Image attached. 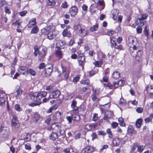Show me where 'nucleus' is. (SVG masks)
<instances>
[{
	"mask_svg": "<svg viewBox=\"0 0 153 153\" xmlns=\"http://www.w3.org/2000/svg\"><path fill=\"white\" fill-rule=\"evenodd\" d=\"M97 126L96 124H88L86 125L85 126V128L88 131L91 130L93 128H95Z\"/></svg>",
	"mask_w": 153,
	"mask_h": 153,
	"instance_id": "4468645a",
	"label": "nucleus"
},
{
	"mask_svg": "<svg viewBox=\"0 0 153 153\" xmlns=\"http://www.w3.org/2000/svg\"><path fill=\"white\" fill-rule=\"evenodd\" d=\"M39 59L41 61H42L46 55L47 49L44 46H41L39 48Z\"/></svg>",
	"mask_w": 153,
	"mask_h": 153,
	"instance_id": "39448f33",
	"label": "nucleus"
},
{
	"mask_svg": "<svg viewBox=\"0 0 153 153\" xmlns=\"http://www.w3.org/2000/svg\"><path fill=\"white\" fill-rule=\"evenodd\" d=\"M125 83V81L124 80H121L118 82L117 85H122Z\"/></svg>",
	"mask_w": 153,
	"mask_h": 153,
	"instance_id": "4d7b16f0",
	"label": "nucleus"
},
{
	"mask_svg": "<svg viewBox=\"0 0 153 153\" xmlns=\"http://www.w3.org/2000/svg\"><path fill=\"white\" fill-rule=\"evenodd\" d=\"M60 93L58 90L53 91L49 96L50 98H56L59 97Z\"/></svg>",
	"mask_w": 153,
	"mask_h": 153,
	"instance_id": "9d476101",
	"label": "nucleus"
},
{
	"mask_svg": "<svg viewBox=\"0 0 153 153\" xmlns=\"http://www.w3.org/2000/svg\"><path fill=\"white\" fill-rule=\"evenodd\" d=\"M68 30L66 29H65L62 33V35L64 36H68Z\"/></svg>",
	"mask_w": 153,
	"mask_h": 153,
	"instance_id": "de8ad7c7",
	"label": "nucleus"
},
{
	"mask_svg": "<svg viewBox=\"0 0 153 153\" xmlns=\"http://www.w3.org/2000/svg\"><path fill=\"white\" fill-rule=\"evenodd\" d=\"M65 44L64 41L59 40L56 43V46L58 48H62V47Z\"/></svg>",
	"mask_w": 153,
	"mask_h": 153,
	"instance_id": "2eb2a0df",
	"label": "nucleus"
},
{
	"mask_svg": "<svg viewBox=\"0 0 153 153\" xmlns=\"http://www.w3.org/2000/svg\"><path fill=\"white\" fill-rule=\"evenodd\" d=\"M106 85V89H112L113 86V85H112L111 83H108Z\"/></svg>",
	"mask_w": 153,
	"mask_h": 153,
	"instance_id": "6e6d98bb",
	"label": "nucleus"
},
{
	"mask_svg": "<svg viewBox=\"0 0 153 153\" xmlns=\"http://www.w3.org/2000/svg\"><path fill=\"white\" fill-rule=\"evenodd\" d=\"M111 47H113L115 49H117L119 51L123 49L122 46L120 43L117 44L116 41L114 39L112 38L111 39Z\"/></svg>",
	"mask_w": 153,
	"mask_h": 153,
	"instance_id": "0eeeda50",
	"label": "nucleus"
},
{
	"mask_svg": "<svg viewBox=\"0 0 153 153\" xmlns=\"http://www.w3.org/2000/svg\"><path fill=\"white\" fill-rule=\"evenodd\" d=\"M149 117L147 118H146L145 119V121L146 123H149V122H150L152 121V119Z\"/></svg>",
	"mask_w": 153,
	"mask_h": 153,
	"instance_id": "680f3d73",
	"label": "nucleus"
},
{
	"mask_svg": "<svg viewBox=\"0 0 153 153\" xmlns=\"http://www.w3.org/2000/svg\"><path fill=\"white\" fill-rule=\"evenodd\" d=\"M11 124L12 126L15 128H18L19 126V124L18 119L16 117H13L12 120Z\"/></svg>",
	"mask_w": 153,
	"mask_h": 153,
	"instance_id": "1a4fd4ad",
	"label": "nucleus"
},
{
	"mask_svg": "<svg viewBox=\"0 0 153 153\" xmlns=\"http://www.w3.org/2000/svg\"><path fill=\"white\" fill-rule=\"evenodd\" d=\"M16 92L18 95H21L22 93V91L20 88H18L16 90Z\"/></svg>",
	"mask_w": 153,
	"mask_h": 153,
	"instance_id": "338daca9",
	"label": "nucleus"
},
{
	"mask_svg": "<svg viewBox=\"0 0 153 153\" xmlns=\"http://www.w3.org/2000/svg\"><path fill=\"white\" fill-rule=\"evenodd\" d=\"M80 83L82 84H83L85 85H86L88 86L89 85L90 81L89 80L87 79L85 80H82L80 82Z\"/></svg>",
	"mask_w": 153,
	"mask_h": 153,
	"instance_id": "c756f323",
	"label": "nucleus"
},
{
	"mask_svg": "<svg viewBox=\"0 0 153 153\" xmlns=\"http://www.w3.org/2000/svg\"><path fill=\"white\" fill-rule=\"evenodd\" d=\"M61 67L62 69V73L63 74L64 77L65 79H67L69 76L68 72L65 71L66 68L65 67H63L62 65H61Z\"/></svg>",
	"mask_w": 153,
	"mask_h": 153,
	"instance_id": "f3484780",
	"label": "nucleus"
},
{
	"mask_svg": "<svg viewBox=\"0 0 153 153\" xmlns=\"http://www.w3.org/2000/svg\"><path fill=\"white\" fill-rule=\"evenodd\" d=\"M143 32L145 34V35L147 37V38L149 37V30H147V26L145 27Z\"/></svg>",
	"mask_w": 153,
	"mask_h": 153,
	"instance_id": "37998d69",
	"label": "nucleus"
},
{
	"mask_svg": "<svg viewBox=\"0 0 153 153\" xmlns=\"http://www.w3.org/2000/svg\"><path fill=\"white\" fill-rule=\"evenodd\" d=\"M61 7L64 8H67L68 7V4L67 2L65 1L63 2L61 5Z\"/></svg>",
	"mask_w": 153,
	"mask_h": 153,
	"instance_id": "09e8293b",
	"label": "nucleus"
},
{
	"mask_svg": "<svg viewBox=\"0 0 153 153\" xmlns=\"http://www.w3.org/2000/svg\"><path fill=\"white\" fill-rule=\"evenodd\" d=\"M78 60L85 61V56L82 54L79 55L78 58Z\"/></svg>",
	"mask_w": 153,
	"mask_h": 153,
	"instance_id": "a19ab883",
	"label": "nucleus"
},
{
	"mask_svg": "<svg viewBox=\"0 0 153 153\" xmlns=\"http://www.w3.org/2000/svg\"><path fill=\"white\" fill-rule=\"evenodd\" d=\"M9 131V128L6 127L1 126L0 128V132L1 134H7Z\"/></svg>",
	"mask_w": 153,
	"mask_h": 153,
	"instance_id": "ddd939ff",
	"label": "nucleus"
},
{
	"mask_svg": "<svg viewBox=\"0 0 153 153\" xmlns=\"http://www.w3.org/2000/svg\"><path fill=\"white\" fill-rule=\"evenodd\" d=\"M55 54L56 56L59 59H60L62 58V52L59 49L56 50L55 52Z\"/></svg>",
	"mask_w": 153,
	"mask_h": 153,
	"instance_id": "b1692460",
	"label": "nucleus"
},
{
	"mask_svg": "<svg viewBox=\"0 0 153 153\" xmlns=\"http://www.w3.org/2000/svg\"><path fill=\"white\" fill-rule=\"evenodd\" d=\"M41 102H33L31 103L30 105L32 107H33L36 105H39L41 103Z\"/></svg>",
	"mask_w": 153,
	"mask_h": 153,
	"instance_id": "c03bdc74",
	"label": "nucleus"
},
{
	"mask_svg": "<svg viewBox=\"0 0 153 153\" xmlns=\"http://www.w3.org/2000/svg\"><path fill=\"white\" fill-rule=\"evenodd\" d=\"M34 55L36 56L38 54H39V49H38L37 46H35L34 47Z\"/></svg>",
	"mask_w": 153,
	"mask_h": 153,
	"instance_id": "ea45409f",
	"label": "nucleus"
},
{
	"mask_svg": "<svg viewBox=\"0 0 153 153\" xmlns=\"http://www.w3.org/2000/svg\"><path fill=\"white\" fill-rule=\"evenodd\" d=\"M118 121L120 126H125V124L123 120V119L122 117L119 118Z\"/></svg>",
	"mask_w": 153,
	"mask_h": 153,
	"instance_id": "f704fd0d",
	"label": "nucleus"
},
{
	"mask_svg": "<svg viewBox=\"0 0 153 153\" xmlns=\"http://www.w3.org/2000/svg\"><path fill=\"white\" fill-rule=\"evenodd\" d=\"M22 21L21 20H18L12 23V25L15 26H17V27H19L20 26Z\"/></svg>",
	"mask_w": 153,
	"mask_h": 153,
	"instance_id": "393cba45",
	"label": "nucleus"
},
{
	"mask_svg": "<svg viewBox=\"0 0 153 153\" xmlns=\"http://www.w3.org/2000/svg\"><path fill=\"white\" fill-rule=\"evenodd\" d=\"M136 30L138 33H140L142 32V29L140 26H138L136 28Z\"/></svg>",
	"mask_w": 153,
	"mask_h": 153,
	"instance_id": "864d4df0",
	"label": "nucleus"
},
{
	"mask_svg": "<svg viewBox=\"0 0 153 153\" xmlns=\"http://www.w3.org/2000/svg\"><path fill=\"white\" fill-rule=\"evenodd\" d=\"M79 79V76H76L75 77H74L73 79V81L74 82H77Z\"/></svg>",
	"mask_w": 153,
	"mask_h": 153,
	"instance_id": "052dcab7",
	"label": "nucleus"
},
{
	"mask_svg": "<svg viewBox=\"0 0 153 153\" xmlns=\"http://www.w3.org/2000/svg\"><path fill=\"white\" fill-rule=\"evenodd\" d=\"M102 63V60H101L99 61H96L93 62V64L97 67H100Z\"/></svg>",
	"mask_w": 153,
	"mask_h": 153,
	"instance_id": "72a5a7b5",
	"label": "nucleus"
},
{
	"mask_svg": "<svg viewBox=\"0 0 153 153\" xmlns=\"http://www.w3.org/2000/svg\"><path fill=\"white\" fill-rule=\"evenodd\" d=\"M51 128L54 131L59 132L60 136H64L65 134V130L64 127L60 124L57 123L53 124L51 126Z\"/></svg>",
	"mask_w": 153,
	"mask_h": 153,
	"instance_id": "f03ea898",
	"label": "nucleus"
},
{
	"mask_svg": "<svg viewBox=\"0 0 153 153\" xmlns=\"http://www.w3.org/2000/svg\"><path fill=\"white\" fill-rule=\"evenodd\" d=\"M58 138V135L56 133L52 132L50 136V139L52 140H54Z\"/></svg>",
	"mask_w": 153,
	"mask_h": 153,
	"instance_id": "a878e982",
	"label": "nucleus"
},
{
	"mask_svg": "<svg viewBox=\"0 0 153 153\" xmlns=\"http://www.w3.org/2000/svg\"><path fill=\"white\" fill-rule=\"evenodd\" d=\"M27 72L30 73L31 75L34 76L36 75L35 71L33 69L30 68L28 70Z\"/></svg>",
	"mask_w": 153,
	"mask_h": 153,
	"instance_id": "79ce46f5",
	"label": "nucleus"
},
{
	"mask_svg": "<svg viewBox=\"0 0 153 153\" xmlns=\"http://www.w3.org/2000/svg\"><path fill=\"white\" fill-rule=\"evenodd\" d=\"M14 109L18 111H20L22 110L21 108L20 107L19 105L16 104L14 106Z\"/></svg>",
	"mask_w": 153,
	"mask_h": 153,
	"instance_id": "58836bf2",
	"label": "nucleus"
},
{
	"mask_svg": "<svg viewBox=\"0 0 153 153\" xmlns=\"http://www.w3.org/2000/svg\"><path fill=\"white\" fill-rule=\"evenodd\" d=\"M148 16V15L146 13L143 14L142 16V18L143 20H145L147 19Z\"/></svg>",
	"mask_w": 153,
	"mask_h": 153,
	"instance_id": "69168bd1",
	"label": "nucleus"
},
{
	"mask_svg": "<svg viewBox=\"0 0 153 153\" xmlns=\"http://www.w3.org/2000/svg\"><path fill=\"white\" fill-rule=\"evenodd\" d=\"M98 28V24H96L95 25L91 27L90 30L91 32H94L97 30Z\"/></svg>",
	"mask_w": 153,
	"mask_h": 153,
	"instance_id": "c85d7f7f",
	"label": "nucleus"
},
{
	"mask_svg": "<svg viewBox=\"0 0 153 153\" xmlns=\"http://www.w3.org/2000/svg\"><path fill=\"white\" fill-rule=\"evenodd\" d=\"M36 23V19H32L30 20V21L27 24V26L28 27H31Z\"/></svg>",
	"mask_w": 153,
	"mask_h": 153,
	"instance_id": "dca6fc26",
	"label": "nucleus"
},
{
	"mask_svg": "<svg viewBox=\"0 0 153 153\" xmlns=\"http://www.w3.org/2000/svg\"><path fill=\"white\" fill-rule=\"evenodd\" d=\"M128 131L129 134H136L137 132L134 129L133 127L131 126H129L128 128Z\"/></svg>",
	"mask_w": 153,
	"mask_h": 153,
	"instance_id": "a211bd4d",
	"label": "nucleus"
},
{
	"mask_svg": "<svg viewBox=\"0 0 153 153\" xmlns=\"http://www.w3.org/2000/svg\"><path fill=\"white\" fill-rule=\"evenodd\" d=\"M113 144L115 146H118L120 143V140L118 137H116L113 140Z\"/></svg>",
	"mask_w": 153,
	"mask_h": 153,
	"instance_id": "412c9836",
	"label": "nucleus"
},
{
	"mask_svg": "<svg viewBox=\"0 0 153 153\" xmlns=\"http://www.w3.org/2000/svg\"><path fill=\"white\" fill-rule=\"evenodd\" d=\"M53 33L51 31L48 32L47 34L48 38L49 39H53Z\"/></svg>",
	"mask_w": 153,
	"mask_h": 153,
	"instance_id": "4c0bfd02",
	"label": "nucleus"
},
{
	"mask_svg": "<svg viewBox=\"0 0 153 153\" xmlns=\"http://www.w3.org/2000/svg\"><path fill=\"white\" fill-rule=\"evenodd\" d=\"M39 30V28L37 26L33 27L31 30V33H36L38 32Z\"/></svg>",
	"mask_w": 153,
	"mask_h": 153,
	"instance_id": "e433bc0d",
	"label": "nucleus"
},
{
	"mask_svg": "<svg viewBox=\"0 0 153 153\" xmlns=\"http://www.w3.org/2000/svg\"><path fill=\"white\" fill-rule=\"evenodd\" d=\"M74 29L76 33L80 34L82 36L84 37L87 34V30L82 29L80 24L75 25L74 26Z\"/></svg>",
	"mask_w": 153,
	"mask_h": 153,
	"instance_id": "7ed1b4c3",
	"label": "nucleus"
},
{
	"mask_svg": "<svg viewBox=\"0 0 153 153\" xmlns=\"http://www.w3.org/2000/svg\"><path fill=\"white\" fill-rule=\"evenodd\" d=\"M146 90L150 94H153V87L150 85L146 89Z\"/></svg>",
	"mask_w": 153,
	"mask_h": 153,
	"instance_id": "c9c22d12",
	"label": "nucleus"
},
{
	"mask_svg": "<svg viewBox=\"0 0 153 153\" xmlns=\"http://www.w3.org/2000/svg\"><path fill=\"white\" fill-rule=\"evenodd\" d=\"M51 27L50 26L43 28L41 30V32L42 34L45 35L47 34L49 30L51 29Z\"/></svg>",
	"mask_w": 153,
	"mask_h": 153,
	"instance_id": "6ab92c4d",
	"label": "nucleus"
},
{
	"mask_svg": "<svg viewBox=\"0 0 153 153\" xmlns=\"http://www.w3.org/2000/svg\"><path fill=\"white\" fill-rule=\"evenodd\" d=\"M120 73L117 71H116L113 73L112 77L114 79H117L120 77Z\"/></svg>",
	"mask_w": 153,
	"mask_h": 153,
	"instance_id": "4be33fe9",
	"label": "nucleus"
},
{
	"mask_svg": "<svg viewBox=\"0 0 153 153\" xmlns=\"http://www.w3.org/2000/svg\"><path fill=\"white\" fill-rule=\"evenodd\" d=\"M143 110V108L142 107H138L136 109V111L138 113H141Z\"/></svg>",
	"mask_w": 153,
	"mask_h": 153,
	"instance_id": "bf43d9fd",
	"label": "nucleus"
},
{
	"mask_svg": "<svg viewBox=\"0 0 153 153\" xmlns=\"http://www.w3.org/2000/svg\"><path fill=\"white\" fill-rule=\"evenodd\" d=\"M76 104L77 102L76 100H74L72 101L71 106L73 109L70 111L71 114L73 113H77L78 112L79 107L76 106Z\"/></svg>",
	"mask_w": 153,
	"mask_h": 153,
	"instance_id": "423d86ee",
	"label": "nucleus"
},
{
	"mask_svg": "<svg viewBox=\"0 0 153 153\" xmlns=\"http://www.w3.org/2000/svg\"><path fill=\"white\" fill-rule=\"evenodd\" d=\"M4 11L6 13L8 14H10V12L7 7H5Z\"/></svg>",
	"mask_w": 153,
	"mask_h": 153,
	"instance_id": "774afa93",
	"label": "nucleus"
},
{
	"mask_svg": "<svg viewBox=\"0 0 153 153\" xmlns=\"http://www.w3.org/2000/svg\"><path fill=\"white\" fill-rule=\"evenodd\" d=\"M25 148L27 150H30L31 149V145L29 143H27L25 145Z\"/></svg>",
	"mask_w": 153,
	"mask_h": 153,
	"instance_id": "8fccbe9b",
	"label": "nucleus"
},
{
	"mask_svg": "<svg viewBox=\"0 0 153 153\" xmlns=\"http://www.w3.org/2000/svg\"><path fill=\"white\" fill-rule=\"evenodd\" d=\"M0 97V105L3 106L5 104V101L3 98L1 97Z\"/></svg>",
	"mask_w": 153,
	"mask_h": 153,
	"instance_id": "a18cd8bd",
	"label": "nucleus"
},
{
	"mask_svg": "<svg viewBox=\"0 0 153 153\" xmlns=\"http://www.w3.org/2000/svg\"><path fill=\"white\" fill-rule=\"evenodd\" d=\"M97 9V8L96 6L91 5L90 7V10L91 13H94L95 12Z\"/></svg>",
	"mask_w": 153,
	"mask_h": 153,
	"instance_id": "7c9ffc66",
	"label": "nucleus"
},
{
	"mask_svg": "<svg viewBox=\"0 0 153 153\" xmlns=\"http://www.w3.org/2000/svg\"><path fill=\"white\" fill-rule=\"evenodd\" d=\"M127 43L130 48V50L132 51V49L134 50L131 53L132 56L135 57L136 59L138 61L141 60L142 58L143 53L141 50H138L137 51H136L137 49L136 46L137 42L136 38L132 36H129Z\"/></svg>",
	"mask_w": 153,
	"mask_h": 153,
	"instance_id": "f257e3e1",
	"label": "nucleus"
},
{
	"mask_svg": "<svg viewBox=\"0 0 153 153\" xmlns=\"http://www.w3.org/2000/svg\"><path fill=\"white\" fill-rule=\"evenodd\" d=\"M53 69L52 66L45 69V75L47 77H49L51 75Z\"/></svg>",
	"mask_w": 153,
	"mask_h": 153,
	"instance_id": "f8f14e48",
	"label": "nucleus"
},
{
	"mask_svg": "<svg viewBox=\"0 0 153 153\" xmlns=\"http://www.w3.org/2000/svg\"><path fill=\"white\" fill-rule=\"evenodd\" d=\"M74 114L73 113L71 114L73 120L79 121L80 119V116L78 114Z\"/></svg>",
	"mask_w": 153,
	"mask_h": 153,
	"instance_id": "5701e85b",
	"label": "nucleus"
},
{
	"mask_svg": "<svg viewBox=\"0 0 153 153\" xmlns=\"http://www.w3.org/2000/svg\"><path fill=\"white\" fill-rule=\"evenodd\" d=\"M21 70L27 71H28L27 68L25 66H22L20 68Z\"/></svg>",
	"mask_w": 153,
	"mask_h": 153,
	"instance_id": "0e129e2a",
	"label": "nucleus"
},
{
	"mask_svg": "<svg viewBox=\"0 0 153 153\" xmlns=\"http://www.w3.org/2000/svg\"><path fill=\"white\" fill-rule=\"evenodd\" d=\"M27 11L24 10L19 12V14L21 16H24L27 14Z\"/></svg>",
	"mask_w": 153,
	"mask_h": 153,
	"instance_id": "3c124183",
	"label": "nucleus"
},
{
	"mask_svg": "<svg viewBox=\"0 0 153 153\" xmlns=\"http://www.w3.org/2000/svg\"><path fill=\"white\" fill-rule=\"evenodd\" d=\"M138 19L140 21V22L139 23V25L140 27L143 26L146 22V21L141 20V19Z\"/></svg>",
	"mask_w": 153,
	"mask_h": 153,
	"instance_id": "5fc2aeb1",
	"label": "nucleus"
},
{
	"mask_svg": "<svg viewBox=\"0 0 153 153\" xmlns=\"http://www.w3.org/2000/svg\"><path fill=\"white\" fill-rule=\"evenodd\" d=\"M94 150L95 148L93 146L88 145L82 149L81 153H92Z\"/></svg>",
	"mask_w": 153,
	"mask_h": 153,
	"instance_id": "6e6552de",
	"label": "nucleus"
},
{
	"mask_svg": "<svg viewBox=\"0 0 153 153\" xmlns=\"http://www.w3.org/2000/svg\"><path fill=\"white\" fill-rule=\"evenodd\" d=\"M118 126V123L115 122H113L111 124V127L113 128H115Z\"/></svg>",
	"mask_w": 153,
	"mask_h": 153,
	"instance_id": "603ef678",
	"label": "nucleus"
},
{
	"mask_svg": "<svg viewBox=\"0 0 153 153\" xmlns=\"http://www.w3.org/2000/svg\"><path fill=\"white\" fill-rule=\"evenodd\" d=\"M142 122V119H139L137 120L136 122V126L137 128H139L141 127V124Z\"/></svg>",
	"mask_w": 153,
	"mask_h": 153,
	"instance_id": "cd10ccee",
	"label": "nucleus"
},
{
	"mask_svg": "<svg viewBox=\"0 0 153 153\" xmlns=\"http://www.w3.org/2000/svg\"><path fill=\"white\" fill-rule=\"evenodd\" d=\"M145 148V146L143 145H139L137 144V152H138L142 153Z\"/></svg>",
	"mask_w": 153,
	"mask_h": 153,
	"instance_id": "aec40b11",
	"label": "nucleus"
},
{
	"mask_svg": "<svg viewBox=\"0 0 153 153\" xmlns=\"http://www.w3.org/2000/svg\"><path fill=\"white\" fill-rule=\"evenodd\" d=\"M137 144L138 143H134L131 146V151L133 152H134L136 149V148H137Z\"/></svg>",
	"mask_w": 153,
	"mask_h": 153,
	"instance_id": "2f4dec72",
	"label": "nucleus"
},
{
	"mask_svg": "<svg viewBox=\"0 0 153 153\" xmlns=\"http://www.w3.org/2000/svg\"><path fill=\"white\" fill-rule=\"evenodd\" d=\"M107 133L108 134V137L109 138H112V135L111 130L108 128L106 130Z\"/></svg>",
	"mask_w": 153,
	"mask_h": 153,
	"instance_id": "49530a36",
	"label": "nucleus"
},
{
	"mask_svg": "<svg viewBox=\"0 0 153 153\" xmlns=\"http://www.w3.org/2000/svg\"><path fill=\"white\" fill-rule=\"evenodd\" d=\"M78 11L77 7L76 6L71 7L69 10L70 13L72 17H74L77 14Z\"/></svg>",
	"mask_w": 153,
	"mask_h": 153,
	"instance_id": "9b49d317",
	"label": "nucleus"
},
{
	"mask_svg": "<svg viewBox=\"0 0 153 153\" xmlns=\"http://www.w3.org/2000/svg\"><path fill=\"white\" fill-rule=\"evenodd\" d=\"M15 69L14 66H11V74L12 75H13L15 72Z\"/></svg>",
	"mask_w": 153,
	"mask_h": 153,
	"instance_id": "e2e57ef3",
	"label": "nucleus"
},
{
	"mask_svg": "<svg viewBox=\"0 0 153 153\" xmlns=\"http://www.w3.org/2000/svg\"><path fill=\"white\" fill-rule=\"evenodd\" d=\"M98 134L99 135L104 136L106 134V133L104 131H98Z\"/></svg>",
	"mask_w": 153,
	"mask_h": 153,
	"instance_id": "13d9d810",
	"label": "nucleus"
},
{
	"mask_svg": "<svg viewBox=\"0 0 153 153\" xmlns=\"http://www.w3.org/2000/svg\"><path fill=\"white\" fill-rule=\"evenodd\" d=\"M33 120L36 122H37L40 119L39 115L37 113H35L32 115Z\"/></svg>",
	"mask_w": 153,
	"mask_h": 153,
	"instance_id": "bb28decb",
	"label": "nucleus"
},
{
	"mask_svg": "<svg viewBox=\"0 0 153 153\" xmlns=\"http://www.w3.org/2000/svg\"><path fill=\"white\" fill-rule=\"evenodd\" d=\"M47 3L49 6H53L55 4L54 0H47Z\"/></svg>",
	"mask_w": 153,
	"mask_h": 153,
	"instance_id": "473e14b6",
	"label": "nucleus"
},
{
	"mask_svg": "<svg viewBox=\"0 0 153 153\" xmlns=\"http://www.w3.org/2000/svg\"><path fill=\"white\" fill-rule=\"evenodd\" d=\"M47 93L45 91L38 92L35 93L31 97V98H33L34 101L38 102H41V100L43 97L46 96Z\"/></svg>",
	"mask_w": 153,
	"mask_h": 153,
	"instance_id": "20e7f679",
	"label": "nucleus"
}]
</instances>
